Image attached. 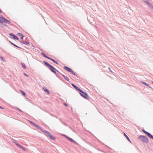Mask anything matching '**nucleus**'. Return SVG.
<instances>
[{
    "label": "nucleus",
    "mask_w": 153,
    "mask_h": 153,
    "mask_svg": "<svg viewBox=\"0 0 153 153\" xmlns=\"http://www.w3.org/2000/svg\"><path fill=\"white\" fill-rule=\"evenodd\" d=\"M138 139L146 143H148L149 142L148 138L145 136L140 135L138 136Z\"/></svg>",
    "instance_id": "nucleus-1"
},
{
    "label": "nucleus",
    "mask_w": 153,
    "mask_h": 153,
    "mask_svg": "<svg viewBox=\"0 0 153 153\" xmlns=\"http://www.w3.org/2000/svg\"><path fill=\"white\" fill-rule=\"evenodd\" d=\"M0 22L1 23H5L10 24V22L2 16H0Z\"/></svg>",
    "instance_id": "nucleus-2"
},
{
    "label": "nucleus",
    "mask_w": 153,
    "mask_h": 153,
    "mask_svg": "<svg viewBox=\"0 0 153 153\" xmlns=\"http://www.w3.org/2000/svg\"><path fill=\"white\" fill-rule=\"evenodd\" d=\"M142 131L148 137L153 139V136L151 134L149 133L146 131L144 129L142 130Z\"/></svg>",
    "instance_id": "nucleus-3"
},
{
    "label": "nucleus",
    "mask_w": 153,
    "mask_h": 153,
    "mask_svg": "<svg viewBox=\"0 0 153 153\" xmlns=\"http://www.w3.org/2000/svg\"><path fill=\"white\" fill-rule=\"evenodd\" d=\"M81 96L86 99H88L89 98V96L88 94L85 92L84 91L81 94Z\"/></svg>",
    "instance_id": "nucleus-4"
},
{
    "label": "nucleus",
    "mask_w": 153,
    "mask_h": 153,
    "mask_svg": "<svg viewBox=\"0 0 153 153\" xmlns=\"http://www.w3.org/2000/svg\"><path fill=\"white\" fill-rule=\"evenodd\" d=\"M64 69L67 71H68L70 72L71 73L73 74L74 75H75V74L73 72V71H72V70L70 68H69L66 66H65L64 67Z\"/></svg>",
    "instance_id": "nucleus-5"
},
{
    "label": "nucleus",
    "mask_w": 153,
    "mask_h": 153,
    "mask_svg": "<svg viewBox=\"0 0 153 153\" xmlns=\"http://www.w3.org/2000/svg\"><path fill=\"white\" fill-rule=\"evenodd\" d=\"M145 2L149 7L151 8H153V6L149 2L148 0H143Z\"/></svg>",
    "instance_id": "nucleus-6"
},
{
    "label": "nucleus",
    "mask_w": 153,
    "mask_h": 153,
    "mask_svg": "<svg viewBox=\"0 0 153 153\" xmlns=\"http://www.w3.org/2000/svg\"><path fill=\"white\" fill-rule=\"evenodd\" d=\"M50 69L54 73H56V72L55 71L56 70V69L52 66L51 65V67L50 68Z\"/></svg>",
    "instance_id": "nucleus-7"
},
{
    "label": "nucleus",
    "mask_w": 153,
    "mask_h": 153,
    "mask_svg": "<svg viewBox=\"0 0 153 153\" xmlns=\"http://www.w3.org/2000/svg\"><path fill=\"white\" fill-rule=\"evenodd\" d=\"M16 144L21 149L25 151H26V149L23 147L21 146L20 144L18 143H16Z\"/></svg>",
    "instance_id": "nucleus-8"
},
{
    "label": "nucleus",
    "mask_w": 153,
    "mask_h": 153,
    "mask_svg": "<svg viewBox=\"0 0 153 153\" xmlns=\"http://www.w3.org/2000/svg\"><path fill=\"white\" fill-rule=\"evenodd\" d=\"M62 135L63 136H64V137H65L68 140H69V141H70L71 142H73V143H75V141H74V140H73V139H72L68 137L67 136L65 135Z\"/></svg>",
    "instance_id": "nucleus-9"
},
{
    "label": "nucleus",
    "mask_w": 153,
    "mask_h": 153,
    "mask_svg": "<svg viewBox=\"0 0 153 153\" xmlns=\"http://www.w3.org/2000/svg\"><path fill=\"white\" fill-rule=\"evenodd\" d=\"M10 36H12L13 39H17V40L19 39L14 34L12 33H11L10 34Z\"/></svg>",
    "instance_id": "nucleus-10"
},
{
    "label": "nucleus",
    "mask_w": 153,
    "mask_h": 153,
    "mask_svg": "<svg viewBox=\"0 0 153 153\" xmlns=\"http://www.w3.org/2000/svg\"><path fill=\"white\" fill-rule=\"evenodd\" d=\"M77 91H79V93L81 96V94L83 92V91L80 89L79 87H77Z\"/></svg>",
    "instance_id": "nucleus-11"
},
{
    "label": "nucleus",
    "mask_w": 153,
    "mask_h": 153,
    "mask_svg": "<svg viewBox=\"0 0 153 153\" xmlns=\"http://www.w3.org/2000/svg\"><path fill=\"white\" fill-rule=\"evenodd\" d=\"M43 89H44V91L45 92H46L48 94H50V92L49 91V90L48 89L45 87H44L43 88Z\"/></svg>",
    "instance_id": "nucleus-12"
},
{
    "label": "nucleus",
    "mask_w": 153,
    "mask_h": 153,
    "mask_svg": "<svg viewBox=\"0 0 153 153\" xmlns=\"http://www.w3.org/2000/svg\"><path fill=\"white\" fill-rule=\"evenodd\" d=\"M45 134L47 136V137H49L50 135L51 134L49 132H48L47 131H44Z\"/></svg>",
    "instance_id": "nucleus-13"
},
{
    "label": "nucleus",
    "mask_w": 153,
    "mask_h": 153,
    "mask_svg": "<svg viewBox=\"0 0 153 153\" xmlns=\"http://www.w3.org/2000/svg\"><path fill=\"white\" fill-rule=\"evenodd\" d=\"M49 137L51 139L53 140H55V138L51 134L50 135Z\"/></svg>",
    "instance_id": "nucleus-14"
},
{
    "label": "nucleus",
    "mask_w": 153,
    "mask_h": 153,
    "mask_svg": "<svg viewBox=\"0 0 153 153\" xmlns=\"http://www.w3.org/2000/svg\"><path fill=\"white\" fill-rule=\"evenodd\" d=\"M44 63L46 65H47L48 66V67H49V68H50L51 67V65L49 64L48 63V62H46L44 61Z\"/></svg>",
    "instance_id": "nucleus-15"
},
{
    "label": "nucleus",
    "mask_w": 153,
    "mask_h": 153,
    "mask_svg": "<svg viewBox=\"0 0 153 153\" xmlns=\"http://www.w3.org/2000/svg\"><path fill=\"white\" fill-rule=\"evenodd\" d=\"M124 134L125 136L126 137V138H127V140L128 141H129L130 142H131V140H130V139H129V138L125 134V133H124Z\"/></svg>",
    "instance_id": "nucleus-16"
},
{
    "label": "nucleus",
    "mask_w": 153,
    "mask_h": 153,
    "mask_svg": "<svg viewBox=\"0 0 153 153\" xmlns=\"http://www.w3.org/2000/svg\"><path fill=\"white\" fill-rule=\"evenodd\" d=\"M33 126H34L35 127L38 128H39L40 129H41V130H42V128L41 127H40L39 126L37 125L36 124L34 123Z\"/></svg>",
    "instance_id": "nucleus-17"
},
{
    "label": "nucleus",
    "mask_w": 153,
    "mask_h": 153,
    "mask_svg": "<svg viewBox=\"0 0 153 153\" xmlns=\"http://www.w3.org/2000/svg\"><path fill=\"white\" fill-rule=\"evenodd\" d=\"M21 65H22V68L24 69H26V67H25V65L24 63H21Z\"/></svg>",
    "instance_id": "nucleus-18"
},
{
    "label": "nucleus",
    "mask_w": 153,
    "mask_h": 153,
    "mask_svg": "<svg viewBox=\"0 0 153 153\" xmlns=\"http://www.w3.org/2000/svg\"><path fill=\"white\" fill-rule=\"evenodd\" d=\"M141 82H142V83L143 84L145 85L146 86H148V87H149V85L148 84H147V83H146L144 82H143V81H141Z\"/></svg>",
    "instance_id": "nucleus-19"
},
{
    "label": "nucleus",
    "mask_w": 153,
    "mask_h": 153,
    "mask_svg": "<svg viewBox=\"0 0 153 153\" xmlns=\"http://www.w3.org/2000/svg\"><path fill=\"white\" fill-rule=\"evenodd\" d=\"M49 59L51 60H52V61H53L54 63H56L57 64H58V63L56 62V61H55L53 59H52V58H50V59Z\"/></svg>",
    "instance_id": "nucleus-20"
},
{
    "label": "nucleus",
    "mask_w": 153,
    "mask_h": 153,
    "mask_svg": "<svg viewBox=\"0 0 153 153\" xmlns=\"http://www.w3.org/2000/svg\"><path fill=\"white\" fill-rule=\"evenodd\" d=\"M63 76L65 79H66L68 81L69 80V79L65 75H62Z\"/></svg>",
    "instance_id": "nucleus-21"
},
{
    "label": "nucleus",
    "mask_w": 153,
    "mask_h": 153,
    "mask_svg": "<svg viewBox=\"0 0 153 153\" xmlns=\"http://www.w3.org/2000/svg\"><path fill=\"white\" fill-rule=\"evenodd\" d=\"M42 54L43 55V56L45 57L46 58H47L48 59H50V58L49 57H48V56H46L45 54L44 53H42Z\"/></svg>",
    "instance_id": "nucleus-22"
},
{
    "label": "nucleus",
    "mask_w": 153,
    "mask_h": 153,
    "mask_svg": "<svg viewBox=\"0 0 153 153\" xmlns=\"http://www.w3.org/2000/svg\"><path fill=\"white\" fill-rule=\"evenodd\" d=\"M20 91L23 96H25V94L24 91L21 90Z\"/></svg>",
    "instance_id": "nucleus-23"
},
{
    "label": "nucleus",
    "mask_w": 153,
    "mask_h": 153,
    "mask_svg": "<svg viewBox=\"0 0 153 153\" xmlns=\"http://www.w3.org/2000/svg\"><path fill=\"white\" fill-rule=\"evenodd\" d=\"M10 42L11 43L12 45H13L14 46H16V47H17V48H20V47H18V46H16V45L15 44H13V43H12L11 42Z\"/></svg>",
    "instance_id": "nucleus-24"
},
{
    "label": "nucleus",
    "mask_w": 153,
    "mask_h": 153,
    "mask_svg": "<svg viewBox=\"0 0 153 153\" xmlns=\"http://www.w3.org/2000/svg\"><path fill=\"white\" fill-rule=\"evenodd\" d=\"M0 58L1 59V60L3 62H4L5 61L4 58L0 56Z\"/></svg>",
    "instance_id": "nucleus-25"
},
{
    "label": "nucleus",
    "mask_w": 153,
    "mask_h": 153,
    "mask_svg": "<svg viewBox=\"0 0 153 153\" xmlns=\"http://www.w3.org/2000/svg\"><path fill=\"white\" fill-rule=\"evenodd\" d=\"M17 34L19 36H22V35L21 33H18Z\"/></svg>",
    "instance_id": "nucleus-26"
},
{
    "label": "nucleus",
    "mask_w": 153,
    "mask_h": 153,
    "mask_svg": "<svg viewBox=\"0 0 153 153\" xmlns=\"http://www.w3.org/2000/svg\"><path fill=\"white\" fill-rule=\"evenodd\" d=\"M72 86H73L76 89V85H75L73 84H72Z\"/></svg>",
    "instance_id": "nucleus-27"
},
{
    "label": "nucleus",
    "mask_w": 153,
    "mask_h": 153,
    "mask_svg": "<svg viewBox=\"0 0 153 153\" xmlns=\"http://www.w3.org/2000/svg\"><path fill=\"white\" fill-rule=\"evenodd\" d=\"M108 69H109V71H110L111 72V73H113V72H114L113 71H112V70H111V69L110 68H108Z\"/></svg>",
    "instance_id": "nucleus-28"
},
{
    "label": "nucleus",
    "mask_w": 153,
    "mask_h": 153,
    "mask_svg": "<svg viewBox=\"0 0 153 153\" xmlns=\"http://www.w3.org/2000/svg\"><path fill=\"white\" fill-rule=\"evenodd\" d=\"M30 123L31 124H32V125H33V124H34V123H33V122H31V121H30Z\"/></svg>",
    "instance_id": "nucleus-29"
},
{
    "label": "nucleus",
    "mask_w": 153,
    "mask_h": 153,
    "mask_svg": "<svg viewBox=\"0 0 153 153\" xmlns=\"http://www.w3.org/2000/svg\"><path fill=\"white\" fill-rule=\"evenodd\" d=\"M22 43H23V44H27L26 43V42H22Z\"/></svg>",
    "instance_id": "nucleus-30"
},
{
    "label": "nucleus",
    "mask_w": 153,
    "mask_h": 153,
    "mask_svg": "<svg viewBox=\"0 0 153 153\" xmlns=\"http://www.w3.org/2000/svg\"><path fill=\"white\" fill-rule=\"evenodd\" d=\"M21 39H23V36H21Z\"/></svg>",
    "instance_id": "nucleus-31"
},
{
    "label": "nucleus",
    "mask_w": 153,
    "mask_h": 153,
    "mask_svg": "<svg viewBox=\"0 0 153 153\" xmlns=\"http://www.w3.org/2000/svg\"><path fill=\"white\" fill-rule=\"evenodd\" d=\"M64 105H65V106H68V105H67L65 103H64Z\"/></svg>",
    "instance_id": "nucleus-32"
},
{
    "label": "nucleus",
    "mask_w": 153,
    "mask_h": 153,
    "mask_svg": "<svg viewBox=\"0 0 153 153\" xmlns=\"http://www.w3.org/2000/svg\"><path fill=\"white\" fill-rule=\"evenodd\" d=\"M24 75H25V76H28V75H27V74H25Z\"/></svg>",
    "instance_id": "nucleus-33"
},
{
    "label": "nucleus",
    "mask_w": 153,
    "mask_h": 153,
    "mask_svg": "<svg viewBox=\"0 0 153 153\" xmlns=\"http://www.w3.org/2000/svg\"><path fill=\"white\" fill-rule=\"evenodd\" d=\"M149 88H151L152 89V87H151L150 86H149Z\"/></svg>",
    "instance_id": "nucleus-34"
},
{
    "label": "nucleus",
    "mask_w": 153,
    "mask_h": 153,
    "mask_svg": "<svg viewBox=\"0 0 153 153\" xmlns=\"http://www.w3.org/2000/svg\"><path fill=\"white\" fill-rule=\"evenodd\" d=\"M1 108V109H4V108H2V107H1V108Z\"/></svg>",
    "instance_id": "nucleus-35"
},
{
    "label": "nucleus",
    "mask_w": 153,
    "mask_h": 153,
    "mask_svg": "<svg viewBox=\"0 0 153 153\" xmlns=\"http://www.w3.org/2000/svg\"><path fill=\"white\" fill-rule=\"evenodd\" d=\"M99 113H100V114H101V113H100V111H99Z\"/></svg>",
    "instance_id": "nucleus-36"
},
{
    "label": "nucleus",
    "mask_w": 153,
    "mask_h": 153,
    "mask_svg": "<svg viewBox=\"0 0 153 153\" xmlns=\"http://www.w3.org/2000/svg\"><path fill=\"white\" fill-rule=\"evenodd\" d=\"M0 108H1V107L0 106Z\"/></svg>",
    "instance_id": "nucleus-37"
}]
</instances>
